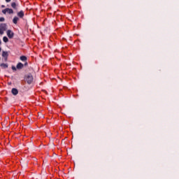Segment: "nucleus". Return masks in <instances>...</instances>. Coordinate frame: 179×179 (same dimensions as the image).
<instances>
[{
    "label": "nucleus",
    "instance_id": "nucleus-1",
    "mask_svg": "<svg viewBox=\"0 0 179 179\" xmlns=\"http://www.w3.org/2000/svg\"><path fill=\"white\" fill-rule=\"evenodd\" d=\"M24 80L27 82L28 85H31L33 83V80H34V78H33V75L31 73L27 74L24 76Z\"/></svg>",
    "mask_w": 179,
    "mask_h": 179
},
{
    "label": "nucleus",
    "instance_id": "nucleus-2",
    "mask_svg": "<svg viewBox=\"0 0 179 179\" xmlns=\"http://www.w3.org/2000/svg\"><path fill=\"white\" fill-rule=\"evenodd\" d=\"M2 13L3 15H6V13H8V15H13V13H15V12L13 11V9L10 8H6L2 10Z\"/></svg>",
    "mask_w": 179,
    "mask_h": 179
},
{
    "label": "nucleus",
    "instance_id": "nucleus-3",
    "mask_svg": "<svg viewBox=\"0 0 179 179\" xmlns=\"http://www.w3.org/2000/svg\"><path fill=\"white\" fill-rule=\"evenodd\" d=\"M20 61H22L24 63V66H28L29 63L27 62V57L22 55L20 57Z\"/></svg>",
    "mask_w": 179,
    "mask_h": 179
},
{
    "label": "nucleus",
    "instance_id": "nucleus-4",
    "mask_svg": "<svg viewBox=\"0 0 179 179\" xmlns=\"http://www.w3.org/2000/svg\"><path fill=\"white\" fill-rule=\"evenodd\" d=\"M7 36H8V38H13V36H15V33H13L12 31V30L8 29L7 31Z\"/></svg>",
    "mask_w": 179,
    "mask_h": 179
},
{
    "label": "nucleus",
    "instance_id": "nucleus-5",
    "mask_svg": "<svg viewBox=\"0 0 179 179\" xmlns=\"http://www.w3.org/2000/svg\"><path fill=\"white\" fill-rule=\"evenodd\" d=\"M17 16L20 19H23V17H24V12L23 10H20L17 13Z\"/></svg>",
    "mask_w": 179,
    "mask_h": 179
},
{
    "label": "nucleus",
    "instance_id": "nucleus-6",
    "mask_svg": "<svg viewBox=\"0 0 179 179\" xmlns=\"http://www.w3.org/2000/svg\"><path fill=\"white\" fill-rule=\"evenodd\" d=\"M16 68L18 70L23 69V68H24V64H23L22 62H19L17 64Z\"/></svg>",
    "mask_w": 179,
    "mask_h": 179
},
{
    "label": "nucleus",
    "instance_id": "nucleus-7",
    "mask_svg": "<svg viewBox=\"0 0 179 179\" xmlns=\"http://www.w3.org/2000/svg\"><path fill=\"white\" fill-rule=\"evenodd\" d=\"M11 93L14 96H16L19 93V91L16 88H13L12 90H11Z\"/></svg>",
    "mask_w": 179,
    "mask_h": 179
},
{
    "label": "nucleus",
    "instance_id": "nucleus-8",
    "mask_svg": "<svg viewBox=\"0 0 179 179\" xmlns=\"http://www.w3.org/2000/svg\"><path fill=\"white\" fill-rule=\"evenodd\" d=\"M11 8L15 9V10H17V4L15 2L11 3Z\"/></svg>",
    "mask_w": 179,
    "mask_h": 179
},
{
    "label": "nucleus",
    "instance_id": "nucleus-9",
    "mask_svg": "<svg viewBox=\"0 0 179 179\" xmlns=\"http://www.w3.org/2000/svg\"><path fill=\"white\" fill-rule=\"evenodd\" d=\"M17 22H19V17H14L13 19V23H14V24H17Z\"/></svg>",
    "mask_w": 179,
    "mask_h": 179
},
{
    "label": "nucleus",
    "instance_id": "nucleus-10",
    "mask_svg": "<svg viewBox=\"0 0 179 179\" xmlns=\"http://www.w3.org/2000/svg\"><path fill=\"white\" fill-rule=\"evenodd\" d=\"M0 29H1L3 31H6V24H5V23L1 24Z\"/></svg>",
    "mask_w": 179,
    "mask_h": 179
},
{
    "label": "nucleus",
    "instance_id": "nucleus-11",
    "mask_svg": "<svg viewBox=\"0 0 179 179\" xmlns=\"http://www.w3.org/2000/svg\"><path fill=\"white\" fill-rule=\"evenodd\" d=\"M2 57H3V58H8V52L3 51L2 52Z\"/></svg>",
    "mask_w": 179,
    "mask_h": 179
},
{
    "label": "nucleus",
    "instance_id": "nucleus-12",
    "mask_svg": "<svg viewBox=\"0 0 179 179\" xmlns=\"http://www.w3.org/2000/svg\"><path fill=\"white\" fill-rule=\"evenodd\" d=\"M3 41L4 43H8V41H9V39L8 38V37L3 36Z\"/></svg>",
    "mask_w": 179,
    "mask_h": 179
},
{
    "label": "nucleus",
    "instance_id": "nucleus-13",
    "mask_svg": "<svg viewBox=\"0 0 179 179\" xmlns=\"http://www.w3.org/2000/svg\"><path fill=\"white\" fill-rule=\"evenodd\" d=\"M1 66H2L3 68L6 69V68H8V64L2 63V64H1Z\"/></svg>",
    "mask_w": 179,
    "mask_h": 179
},
{
    "label": "nucleus",
    "instance_id": "nucleus-14",
    "mask_svg": "<svg viewBox=\"0 0 179 179\" xmlns=\"http://www.w3.org/2000/svg\"><path fill=\"white\" fill-rule=\"evenodd\" d=\"M0 22H5V18L3 17H0Z\"/></svg>",
    "mask_w": 179,
    "mask_h": 179
},
{
    "label": "nucleus",
    "instance_id": "nucleus-15",
    "mask_svg": "<svg viewBox=\"0 0 179 179\" xmlns=\"http://www.w3.org/2000/svg\"><path fill=\"white\" fill-rule=\"evenodd\" d=\"M5 31H3V29H1L0 28V34H3V32H4Z\"/></svg>",
    "mask_w": 179,
    "mask_h": 179
},
{
    "label": "nucleus",
    "instance_id": "nucleus-16",
    "mask_svg": "<svg viewBox=\"0 0 179 179\" xmlns=\"http://www.w3.org/2000/svg\"><path fill=\"white\" fill-rule=\"evenodd\" d=\"M12 69H13V71H16L17 68L15 66H12Z\"/></svg>",
    "mask_w": 179,
    "mask_h": 179
},
{
    "label": "nucleus",
    "instance_id": "nucleus-17",
    "mask_svg": "<svg viewBox=\"0 0 179 179\" xmlns=\"http://www.w3.org/2000/svg\"><path fill=\"white\" fill-rule=\"evenodd\" d=\"M12 0H6V2H10Z\"/></svg>",
    "mask_w": 179,
    "mask_h": 179
},
{
    "label": "nucleus",
    "instance_id": "nucleus-18",
    "mask_svg": "<svg viewBox=\"0 0 179 179\" xmlns=\"http://www.w3.org/2000/svg\"><path fill=\"white\" fill-rule=\"evenodd\" d=\"M1 8H5V6H4V5H2V6H1Z\"/></svg>",
    "mask_w": 179,
    "mask_h": 179
},
{
    "label": "nucleus",
    "instance_id": "nucleus-19",
    "mask_svg": "<svg viewBox=\"0 0 179 179\" xmlns=\"http://www.w3.org/2000/svg\"><path fill=\"white\" fill-rule=\"evenodd\" d=\"M1 48H0V52H1Z\"/></svg>",
    "mask_w": 179,
    "mask_h": 179
},
{
    "label": "nucleus",
    "instance_id": "nucleus-20",
    "mask_svg": "<svg viewBox=\"0 0 179 179\" xmlns=\"http://www.w3.org/2000/svg\"><path fill=\"white\" fill-rule=\"evenodd\" d=\"M0 44H1V41H0Z\"/></svg>",
    "mask_w": 179,
    "mask_h": 179
}]
</instances>
